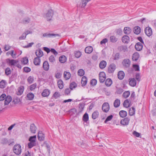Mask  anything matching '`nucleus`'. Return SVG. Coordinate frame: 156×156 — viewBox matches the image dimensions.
Masks as SVG:
<instances>
[{"mask_svg":"<svg viewBox=\"0 0 156 156\" xmlns=\"http://www.w3.org/2000/svg\"><path fill=\"white\" fill-rule=\"evenodd\" d=\"M54 14L53 11L51 9H50L48 10L47 12L43 15V17L47 21H50L52 20Z\"/></svg>","mask_w":156,"mask_h":156,"instance_id":"f257e3e1","label":"nucleus"},{"mask_svg":"<svg viewBox=\"0 0 156 156\" xmlns=\"http://www.w3.org/2000/svg\"><path fill=\"white\" fill-rule=\"evenodd\" d=\"M13 151L14 153L17 155H20L22 152L21 146L19 144L15 145L13 147Z\"/></svg>","mask_w":156,"mask_h":156,"instance_id":"f03ea898","label":"nucleus"},{"mask_svg":"<svg viewBox=\"0 0 156 156\" xmlns=\"http://www.w3.org/2000/svg\"><path fill=\"white\" fill-rule=\"evenodd\" d=\"M31 19L28 16L24 17L20 20V23L24 25L30 23Z\"/></svg>","mask_w":156,"mask_h":156,"instance_id":"7ed1b4c3","label":"nucleus"},{"mask_svg":"<svg viewBox=\"0 0 156 156\" xmlns=\"http://www.w3.org/2000/svg\"><path fill=\"white\" fill-rule=\"evenodd\" d=\"M115 65L113 63L111 64L108 67V72L109 73H113L115 70Z\"/></svg>","mask_w":156,"mask_h":156,"instance_id":"20e7f679","label":"nucleus"},{"mask_svg":"<svg viewBox=\"0 0 156 156\" xmlns=\"http://www.w3.org/2000/svg\"><path fill=\"white\" fill-rule=\"evenodd\" d=\"M144 31L146 35L148 37L151 36L152 34V29L149 27H146Z\"/></svg>","mask_w":156,"mask_h":156,"instance_id":"39448f33","label":"nucleus"},{"mask_svg":"<svg viewBox=\"0 0 156 156\" xmlns=\"http://www.w3.org/2000/svg\"><path fill=\"white\" fill-rule=\"evenodd\" d=\"M102 110L105 112H107L109 109V106L108 103H104L102 106Z\"/></svg>","mask_w":156,"mask_h":156,"instance_id":"423d86ee","label":"nucleus"},{"mask_svg":"<svg viewBox=\"0 0 156 156\" xmlns=\"http://www.w3.org/2000/svg\"><path fill=\"white\" fill-rule=\"evenodd\" d=\"M122 64L124 66L128 68L129 67L130 65V61L128 59H125L123 60L122 62Z\"/></svg>","mask_w":156,"mask_h":156,"instance_id":"0eeeda50","label":"nucleus"},{"mask_svg":"<svg viewBox=\"0 0 156 156\" xmlns=\"http://www.w3.org/2000/svg\"><path fill=\"white\" fill-rule=\"evenodd\" d=\"M43 36L44 37H59V35L58 34L46 33L43 34Z\"/></svg>","mask_w":156,"mask_h":156,"instance_id":"6e6552de","label":"nucleus"},{"mask_svg":"<svg viewBox=\"0 0 156 156\" xmlns=\"http://www.w3.org/2000/svg\"><path fill=\"white\" fill-rule=\"evenodd\" d=\"M129 120L130 119L129 118L127 117L121 120L120 123L121 124L124 126L127 125L128 124Z\"/></svg>","mask_w":156,"mask_h":156,"instance_id":"1a4fd4ad","label":"nucleus"},{"mask_svg":"<svg viewBox=\"0 0 156 156\" xmlns=\"http://www.w3.org/2000/svg\"><path fill=\"white\" fill-rule=\"evenodd\" d=\"M122 40L123 43L128 44L130 41V38L127 35H124L122 37Z\"/></svg>","mask_w":156,"mask_h":156,"instance_id":"9d476101","label":"nucleus"},{"mask_svg":"<svg viewBox=\"0 0 156 156\" xmlns=\"http://www.w3.org/2000/svg\"><path fill=\"white\" fill-rule=\"evenodd\" d=\"M37 128L34 124L33 123L30 125V130L31 133H35L36 132Z\"/></svg>","mask_w":156,"mask_h":156,"instance_id":"9b49d317","label":"nucleus"},{"mask_svg":"<svg viewBox=\"0 0 156 156\" xmlns=\"http://www.w3.org/2000/svg\"><path fill=\"white\" fill-rule=\"evenodd\" d=\"M50 93L49 90L48 89L44 90L41 93V95L44 97H47L49 95Z\"/></svg>","mask_w":156,"mask_h":156,"instance_id":"f8f14e48","label":"nucleus"},{"mask_svg":"<svg viewBox=\"0 0 156 156\" xmlns=\"http://www.w3.org/2000/svg\"><path fill=\"white\" fill-rule=\"evenodd\" d=\"M135 47L137 51H140L143 48V45L140 42L137 43L135 45Z\"/></svg>","mask_w":156,"mask_h":156,"instance_id":"ddd939ff","label":"nucleus"},{"mask_svg":"<svg viewBox=\"0 0 156 156\" xmlns=\"http://www.w3.org/2000/svg\"><path fill=\"white\" fill-rule=\"evenodd\" d=\"M129 84L132 87H134L136 84V81L135 79L134 78H129Z\"/></svg>","mask_w":156,"mask_h":156,"instance_id":"4468645a","label":"nucleus"},{"mask_svg":"<svg viewBox=\"0 0 156 156\" xmlns=\"http://www.w3.org/2000/svg\"><path fill=\"white\" fill-rule=\"evenodd\" d=\"M49 65L47 61H44L43 64V67L45 71H48L49 69Z\"/></svg>","mask_w":156,"mask_h":156,"instance_id":"2eb2a0df","label":"nucleus"},{"mask_svg":"<svg viewBox=\"0 0 156 156\" xmlns=\"http://www.w3.org/2000/svg\"><path fill=\"white\" fill-rule=\"evenodd\" d=\"M37 137L39 140L40 141L43 140L44 139V135L42 133V132L40 131L38 132L37 135Z\"/></svg>","mask_w":156,"mask_h":156,"instance_id":"dca6fc26","label":"nucleus"},{"mask_svg":"<svg viewBox=\"0 0 156 156\" xmlns=\"http://www.w3.org/2000/svg\"><path fill=\"white\" fill-rule=\"evenodd\" d=\"M85 104L84 103H80L79 105L78 113H80L83 111Z\"/></svg>","mask_w":156,"mask_h":156,"instance_id":"f3484780","label":"nucleus"},{"mask_svg":"<svg viewBox=\"0 0 156 156\" xmlns=\"http://www.w3.org/2000/svg\"><path fill=\"white\" fill-rule=\"evenodd\" d=\"M93 51V48L92 46H88L86 47L85 49V52L87 54L91 53Z\"/></svg>","mask_w":156,"mask_h":156,"instance_id":"a211bd4d","label":"nucleus"},{"mask_svg":"<svg viewBox=\"0 0 156 156\" xmlns=\"http://www.w3.org/2000/svg\"><path fill=\"white\" fill-rule=\"evenodd\" d=\"M12 100V98L9 95L7 96L4 102L5 105H8L9 103Z\"/></svg>","mask_w":156,"mask_h":156,"instance_id":"6ab92c4d","label":"nucleus"},{"mask_svg":"<svg viewBox=\"0 0 156 156\" xmlns=\"http://www.w3.org/2000/svg\"><path fill=\"white\" fill-rule=\"evenodd\" d=\"M124 76L125 74L123 71H120L118 73V78L120 80H122L124 78Z\"/></svg>","mask_w":156,"mask_h":156,"instance_id":"aec40b11","label":"nucleus"},{"mask_svg":"<svg viewBox=\"0 0 156 156\" xmlns=\"http://www.w3.org/2000/svg\"><path fill=\"white\" fill-rule=\"evenodd\" d=\"M131 30L129 27H126L124 29V33L126 35L129 34L131 32Z\"/></svg>","mask_w":156,"mask_h":156,"instance_id":"412c9836","label":"nucleus"},{"mask_svg":"<svg viewBox=\"0 0 156 156\" xmlns=\"http://www.w3.org/2000/svg\"><path fill=\"white\" fill-rule=\"evenodd\" d=\"M36 55L37 57L40 58L43 55V51L40 49L36 51L35 52Z\"/></svg>","mask_w":156,"mask_h":156,"instance_id":"4be33fe9","label":"nucleus"},{"mask_svg":"<svg viewBox=\"0 0 156 156\" xmlns=\"http://www.w3.org/2000/svg\"><path fill=\"white\" fill-rule=\"evenodd\" d=\"M134 32L135 34H139L141 31V29L140 27L136 26L134 28Z\"/></svg>","mask_w":156,"mask_h":156,"instance_id":"5701e85b","label":"nucleus"},{"mask_svg":"<svg viewBox=\"0 0 156 156\" xmlns=\"http://www.w3.org/2000/svg\"><path fill=\"white\" fill-rule=\"evenodd\" d=\"M106 62L105 61L102 60L100 62L99 66L100 68L103 69L106 66Z\"/></svg>","mask_w":156,"mask_h":156,"instance_id":"b1692460","label":"nucleus"},{"mask_svg":"<svg viewBox=\"0 0 156 156\" xmlns=\"http://www.w3.org/2000/svg\"><path fill=\"white\" fill-rule=\"evenodd\" d=\"M99 116V112L97 111L94 112L92 115V118L93 119H95L98 117Z\"/></svg>","mask_w":156,"mask_h":156,"instance_id":"393cba45","label":"nucleus"},{"mask_svg":"<svg viewBox=\"0 0 156 156\" xmlns=\"http://www.w3.org/2000/svg\"><path fill=\"white\" fill-rule=\"evenodd\" d=\"M71 76V74L69 72H64V76L66 80L69 79Z\"/></svg>","mask_w":156,"mask_h":156,"instance_id":"a878e982","label":"nucleus"},{"mask_svg":"<svg viewBox=\"0 0 156 156\" xmlns=\"http://www.w3.org/2000/svg\"><path fill=\"white\" fill-rule=\"evenodd\" d=\"M40 62L41 59L39 58L36 57L34 59V63L35 65H39L40 64Z\"/></svg>","mask_w":156,"mask_h":156,"instance_id":"bb28decb","label":"nucleus"},{"mask_svg":"<svg viewBox=\"0 0 156 156\" xmlns=\"http://www.w3.org/2000/svg\"><path fill=\"white\" fill-rule=\"evenodd\" d=\"M24 87L23 86L20 87L18 88V91L17 92V94L18 95H21L24 90Z\"/></svg>","mask_w":156,"mask_h":156,"instance_id":"cd10ccee","label":"nucleus"},{"mask_svg":"<svg viewBox=\"0 0 156 156\" xmlns=\"http://www.w3.org/2000/svg\"><path fill=\"white\" fill-rule=\"evenodd\" d=\"M66 61V57L65 55H62L59 58V61L61 63H64Z\"/></svg>","mask_w":156,"mask_h":156,"instance_id":"c85d7f7f","label":"nucleus"},{"mask_svg":"<svg viewBox=\"0 0 156 156\" xmlns=\"http://www.w3.org/2000/svg\"><path fill=\"white\" fill-rule=\"evenodd\" d=\"M83 120L84 122H87L89 120V116L87 113H85L83 115Z\"/></svg>","mask_w":156,"mask_h":156,"instance_id":"c756f323","label":"nucleus"},{"mask_svg":"<svg viewBox=\"0 0 156 156\" xmlns=\"http://www.w3.org/2000/svg\"><path fill=\"white\" fill-rule=\"evenodd\" d=\"M139 55L137 53H134L132 56V59L133 61H136L138 59Z\"/></svg>","mask_w":156,"mask_h":156,"instance_id":"7c9ffc66","label":"nucleus"},{"mask_svg":"<svg viewBox=\"0 0 156 156\" xmlns=\"http://www.w3.org/2000/svg\"><path fill=\"white\" fill-rule=\"evenodd\" d=\"M119 115L122 118H124L127 115V113L126 111L122 110L119 112Z\"/></svg>","mask_w":156,"mask_h":156,"instance_id":"2f4dec72","label":"nucleus"},{"mask_svg":"<svg viewBox=\"0 0 156 156\" xmlns=\"http://www.w3.org/2000/svg\"><path fill=\"white\" fill-rule=\"evenodd\" d=\"M87 82V79L85 76L82 77L81 80V83L82 86H84L86 85Z\"/></svg>","mask_w":156,"mask_h":156,"instance_id":"473e14b6","label":"nucleus"},{"mask_svg":"<svg viewBox=\"0 0 156 156\" xmlns=\"http://www.w3.org/2000/svg\"><path fill=\"white\" fill-rule=\"evenodd\" d=\"M120 104V100L118 99H116L114 103V106L115 108H117L119 106Z\"/></svg>","mask_w":156,"mask_h":156,"instance_id":"72a5a7b5","label":"nucleus"},{"mask_svg":"<svg viewBox=\"0 0 156 156\" xmlns=\"http://www.w3.org/2000/svg\"><path fill=\"white\" fill-rule=\"evenodd\" d=\"M27 97L28 99L29 100H32L34 99V95L32 93L30 92L27 94Z\"/></svg>","mask_w":156,"mask_h":156,"instance_id":"f704fd0d","label":"nucleus"},{"mask_svg":"<svg viewBox=\"0 0 156 156\" xmlns=\"http://www.w3.org/2000/svg\"><path fill=\"white\" fill-rule=\"evenodd\" d=\"M112 81L110 79H107L105 81V84L107 86H110L112 84Z\"/></svg>","mask_w":156,"mask_h":156,"instance_id":"c9c22d12","label":"nucleus"},{"mask_svg":"<svg viewBox=\"0 0 156 156\" xmlns=\"http://www.w3.org/2000/svg\"><path fill=\"white\" fill-rule=\"evenodd\" d=\"M58 85L59 88L60 89H62L63 87V82L61 80H59L58 82Z\"/></svg>","mask_w":156,"mask_h":156,"instance_id":"e433bc0d","label":"nucleus"},{"mask_svg":"<svg viewBox=\"0 0 156 156\" xmlns=\"http://www.w3.org/2000/svg\"><path fill=\"white\" fill-rule=\"evenodd\" d=\"M88 2L87 0H81L80 5L82 8H83L86 5Z\"/></svg>","mask_w":156,"mask_h":156,"instance_id":"4c0bfd02","label":"nucleus"},{"mask_svg":"<svg viewBox=\"0 0 156 156\" xmlns=\"http://www.w3.org/2000/svg\"><path fill=\"white\" fill-rule=\"evenodd\" d=\"M21 61L23 65H26L28 62V59L27 58L25 57L22 58Z\"/></svg>","mask_w":156,"mask_h":156,"instance_id":"58836bf2","label":"nucleus"},{"mask_svg":"<svg viewBox=\"0 0 156 156\" xmlns=\"http://www.w3.org/2000/svg\"><path fill=\"white\" fill-rule=\"evenodd\" d=\"M135 108L134 107H132L129 111V115L131 116L135 114Z\"/></svg>","mask_w":156,"mask_h":156,"instance_id":"ea45409f","label":"nucleus"},{"mask_svg":"<svg viewBox=\"0 0 156 156\" xmlns=\"http://www.w3.org/2000/svg\"><path fill=\"white\" fill-rule=\"evenodd\" d=\"M123 105L124 107L128 108L130 106V103L129 101L128 100H126L123 102Z\"/></svg>","mask_w":156,"mask_h":156,"instance_id":"a19ab883","label":"nucleus"},{"mask_svg":"<svg viewBox=\"0 0 156 156\" xmlns=\"http://www.w3.org/2000/svg\"><path fill=\"white\" fill-rule=\"evenodd\" d=\"M118 38L114 36H112L110 37V41L113 43H115L118 41Z\"/></svg>","mask_w":156,"mask_h":156,"instance_id":"79ce46f5","label":"nucleus"},{"mask_svg":"<svg viewBox=\"0 0 156 156\" xmlns=\"http://www.w3.org/2000/svg\"><path fill=\"white\" fill-rule=\"evenodd\" d=\"M36 136L34 135L33 136H30L29 139V141L30 142H36Z\"/></svg>","mask_w":156,"mask_h":156,"instance_id":"37998d69","label":"nucleus"},{"mask_svg":"<svg viewBox=\"0 0 156 156\" xmlns=\"http://www.w3.org/2000/svg\"><path fill=\"white\" fill-rule=\"evenodd\" d=\"M8 60H9V63L10 65L11 66H14L17 62V61L14 59H8Z\"/></svg>","mask_w":156,"mask_h":156,"instance_id":"c03bdc74","label":"nucleus"},{"mask_svg":"<svg viewBox=\"0 0 156 156\" xmlns=\"http://www.w3.org/2000/svg\"><path fill=\"white\" fill-rule=\"evenodd\" d=\"M77 87V84L75 82H72L71 83L69 86L70 89L72 90L73 88Z\"/></svg>","mask_w":156,"mask_h":156,"instance_id":"a18cd8bd","label":"nucleus"},{"mask_svg":"<svg viewBox=\"0 0 156 156\" xmlns=\"http://www.w3.org/2000/svg\"><path fill=\"white\" fill-rule=\"evenodd\" d=\"M78 74L80 76H83L84 74V71L83 69H81L78 70Z\"/></svg>","mask_w":156,"mask_h":156,"instance_id":"49530a36","label":"nucleus"},{"mask_svg":"<svg viewBox=\"0 0 156 156\" xmlns=\"http://www.w3.org/2000/svg\"><path fill=\"white\" fill-rule=\"evenodd\" d=\"M130 94V93L129 91H126L124 92L123 94V96L125 98H128Z\"/></svg>","mask_w":156,"mask_h":156,"instance_id":"de8ad7c7","label":"nucleus"},{"mask_svg":"<svg viewBox=\"0 0 156 156\" xmlns=\"http://www.w3.org/2000/svg\"><path fill=\"white\" fill-rule=\"evenodd\" d=\"M36 144V142H30L28 144V146L29 148H31L33 146H35Z\"/></svg>","mask_w":156,"mask_h":156,"instance_id":"09e8293b","label":"nucleus"},{"mask_svg":"<svg viewBox=\"0 0 156 156\" xmlns=\"http://www.w3.org/2000/svg\"><path fill=\"white\" fill-rule=\"evenodd\" d=\"M60 96V94L58 92H56L53 95L52 97L56 99L59 98Z\"/></svg>","mask_w":156,"mask_h":156,"instance_id":"8fccbe9b","label":"nucleus"},{"mask_svg":"<svg viewBox=\"0 0 156 156\" xmlns=\"http://www.w3.org/2000/svg\"><path fill=\"white\" fill-rule=\"evenodd\" d=\"M49 60L50 62L53 63L55 61L54 56L53 55L51 56L49 58Z\"/></svg>","mask_w":156,"mask_h":156,"instance_id":"3c124183","label":"nucleus"},{"mask_svg":"<svg viewBox=\"0 0 156 156\" xmlns=\"http://www.w3.org/2000/svg\"><path fill=\"white\" fill-rule=\"evenodd\" d=\"M123 89L120 87H117L116 92L117 94H121L123 92Z\"/></svg>","mask_w":156,"mask_h":156,"instance_id":"603ef678","label":"nucleus"},{"mask_svg":"<svg viewBox=\"0 0 156 156\" xmlns=\"http://www.w3.org/2000/svg\"><path fill=\"white\" fill-rule=\"evenodd\" d=\"M5 81L4 80H2L0 82V88H3L5 87Z\"/></svg>","mask_w":156,"mask_h":156,"instance_id":"864d4df0","label":"nucleus"},{"mask_svg":"<svg viewBox=\"0 0 156 156\" xmlns=\"http://www.w3.org/2000/svg\"><path fill=\"white\" fill-rule=\"evenodd\" d=\"M11 73V70L9 68H7L5 70V73L7 75H9Z\"/></svg>","mask_w":156,"mask_h":156,"instance_id":"5fc2aeb1","label":"nucleus"},{"mask_svg":"<svg viewBox=\"0 0 156 156\" xmlns=\"http://www.w3.org/2000/svg\"><path fill=\"white\" fill-rule=\"evenodd\" d=\"M113 117V116L112 115L108 116L105 121V122L106 123L108 121L111 120L112 119Z\"/></svg>","mask_w":156,"mask_h":156,"instance_id":"6e6d98bb","label":"nucleus"},{"mask_svg":"<svg viewBox=\"0 0 156 156\" xmlns=\"http://www.w3.org/2000/svg\"><path fill=\"white\" fill-rule=\"evenodd\" d=\"M27 81L30 83H31L33 82L34 78L31 76H30L27 79Z\"/></svg>","mask_w":156,"mask_h":156,"instance_id":"4d7b16f0","label":"nucleus"},{"mask_svg":"<svg viewBox=\"0 0 156 156\" xmlns=\"http://www.w3.org/2000/svg\"><path fill=\"white\" fill-rule=\"evenodd\" d=\"M9 54L13 58H16V53L14 52L13 50H12L11 52H9Z\"/></svg>","mask_w":156,"mask_h":156,"instance_id":"13d9d810","label":"nucleus"},{"mask_svg":"<svg viewBox=\"0 0 156 156\" xmlns=\"http://www.w3.org/2000/svg\"><path fill=\"white\" fill-rule=\"evenodd\" d=\"M122 30L120 28L116 30V33L117 35H121L122 34Z\"/></svg>","mask_w":156,"mask_h":156,"instance_id":"bf43d9fd","label":"nucleus"},{"mask_svg":"<svg viewBox=\"0 0 156 156\" xmlns=\"http://www.w3.org/2000/svg\"><path fill=\"white\" fill-rule=\"evenodd\" d=\"M81 53L79 51H77L75 53V56L77 58H79L81 55Z\"/></svg>","mask_w":156,"mask_h":156,"instance_id":"052dcab7","label":"nucleus"},{"mask_svg":"<svg viewBox=\"0 0 156 156\" xmlns=\"http://www.w3.org/2000/svg\"><path fill=\"white\" fill-rule=\"evenodd\" d=\"M36 87V84L35 83L33 84L30 86V90L32 91Z\"/></svg>","mask_w":156,"mask_h":156,"instance_id":"680f3d73","label":"nucleus"},{"mask_svg":"<svg viewBox=\"0 0 156 156\" xmlns=\"http://www.w3.org/2000/svg\"><path fill=\"white\" fill-rule=\"evenodd\" d=\"M26 36L27 35H26V34L24 33H23L22 34V35L19 37V39L20 40H24L26 38Z\"/></svg>","mask_w":156,"mask_h":156,"instance_id":"e2e57ef3","label":"nucleus"},{"mask_svg":"<svg viewBox=\"0 0 156 156\" xmlns=\"http://www.w3.org/2000/svg\"><path fill=\"white\" fill-rule=\"evenodd\" d=\"M97 83V80L95 79H92L90 82V83L91 85L94 86Z\"/></svg>","mask_w":156,"mask_h":156,"instance_id":"0e129e2a","label":"nucleus"},{"mask_svg":"<svg viewBox=\"0 0 156 156\" xmlns=\"http://www.w3.org/2000/svg\"><path fill=\"white\" fill-rule=\"evenodd\" d=\"M6 95L5 94H2L0 96V101H3L4 99H5L6 98Z\"/></svg>","mask_w":156,"mask_h":156,"instance_id":"69168bd1","label":"nucleus"},{"mask_svg":"<svg viewBox=\"0 0 156 156\" xmlns=\"http://www.w3.org/2000/svg\"><path fill=\"white\" fill-rule=\"evenodd\" d=\"M24 71L26 73H28L30 71L31 69L30 68L28 67H24L23 68Z\"/></svg>","mask_w":156,"mask_h":156,"instance_id":"338daca9","label":"nucleus"},{"mask_svg":"<svg viewBox=\"0 0 156 156\" xmlns=\"http://www.w3.org/2000/svg\"><path fill=\"white\" fill-rule=\"evenodd\" d=\"M133 67L135 69V71H139V67L138 65H134Z\"/></svg>","mask_w":156,"mask_h":156,"instance_id":"774afa93","label":"nucleus"}]
</instances>
